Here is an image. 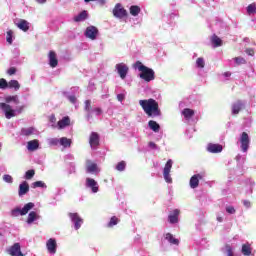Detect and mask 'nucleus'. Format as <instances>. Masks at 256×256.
<instances>
[{"label":"nucleus","mask_w":256,"mask_h":256,"mask_svg":"<svg viewBox=\"0 0 256 256\" xmlns=\"http://www.w3.org/2000/svg\"><path fill=\"white\" fill-rule=\"evenodd\" d=\"M55 121H57V118L55 117L54 114H52V115L50 116V122H51V123H55Z\"/></svg>","instance_id":"57"},{"label":"nucleus","mask_w":256,"mask_h":256,"mask_svg":"<svg viewBox=\"0 0 256 256\" xmlns=\"http://www.w3.org/2000/svg\"><path fill=\"white\" fill-rule=\"evenodd\" d=\"M85 3H91V1H98V3H100V5H105V0H84Z\"/></svg>","instance_id":"52"},{"label":"nucleus","mask_w":256,"mask_h":256,"mask_svg":"<svg viewBox=\"0 0 256 256\" xmlns=\"http://www.w3.org/2000/svg\"><path fill=\"white\" fill-rule=\"evenodd\" d=\"M6 41L9 45H13V30L7 32Z\"/></svg>","instance_id":"38"},{"label":"nucleus","mask_w":256,"mask_h":256,"mask_svg":"<svg viewBox=\"0 0 256 256\" xmlns=\"http://www.w3.org/2000/svg\"><path fill=\"white\" fill-rule=\"evenodd\" d=\"M60 145H62V147H71V139L67 137L60 138Z\"/></svg>","instance_id":"34"},{"label":"nucleus","mask_w":256,"mask_h":256,"mask_svg":"<svg viewBox=\"0 0 256 256\" xmlns=\"http://www.w3.org/2000/svg\"><path fill=\"white\" fill-rule=\"evenodd\" d=\"M242 109H243V102H241V100H238L232 105L233 115H239Z\"/></svg>","instance_id":"21"},{"label":"nucleus","mask_w":256,"mask_h":256,"mask_svg":"<svg viewBox=\"0 0 256 256\" xmlns=\"http://www.w3.org/2000/svg\"><path fill=\"white\" fill-rule=\"evenodd\" d=\"M9 255L11 256H25L23 252H21V244L15 243L8 250Z\"/></svg>","instance_id":"11"},{"label":"nucleus","mask_w":256,"mask_h":256,"mask_svg":"<svg viewBox=\"0 0 256 256\" xmlns=\"http://www.w3.org/2000/svg\"><path fill=\"white\" fill-rule=\"evenodd\" d=\"M182 115L184 116L185 119H191V117H193L195 115V111L190 108H185L182 111Z\"/></svg>","instance_id":"30"},{"label":"nucleus","mask_w":256,"mask_h":256,"mask_svg":"<svg viewBox=\"0 0 256 256\" xmlns=\"http://www.w3.org/2000/svg\"><path fill=\"white\" fill-rule=\"evenodd\" d=\"M46 247L47 250L52 253L55 254L57 253V240L50 238L47 242H46Z\"/></svg>","instance_id":"16"},{"label":"nucleus","mask_w":256,"mask_h":256,"mask_svg":"<svg viewBox=\"0 0 256 256\" xmlns=\"http://www.w3.org/2000/svg\"><path fill=\"white\" fill-rule=\"evenodd\" d=\"M68 100L70 101V103H77V97H75L74 95L68 96Z\"/></svg>","instance_id":"51"},{"label":"nucleus","mask_w":256,"mask_h":256,"mask_svg":"<svg viewBox=\"0 0 256 256\" xmlns=\"http://www.w3.org/2000/svg\"><path fill=\"white\" fill-rule=\"evenodd\" d=\"M86 171L87 173H95V171H97V164L94 162H91V160H87Z\"/></svg>","instance_id":"24"},{"label":"nucleus","mask_w":256,"mask_h":256,"mask_svg":"<svg viewBox=\"0 0 256 256\" xmlns=\"http://www.w3.org/2000/svg\"><path fill=\"white\" fill-rule=\"evenodd\" d=\"M115 68L121 79H125L127 77V73H129V66L125 63H119L116 64Z\"/></svg>","instance_id":"9"},{"label":"nucleus","mask_w":256,"mask_h":256,"mask_svg":"<svg viewBox=\"0 0 256 256\" xmlns=\"http://www.w3.org/2000/svg\"><path fill=\"white\" fill-rule=\"evenodd\" d=\"M171 169H173V160L169 159L163 169V177L166 183H173V178H171Z\"/></svg>","instance_id":"5"},{"label":"nucleus","mask_w":256,"mask_h":256,"mask_svg":"<svg viewBox=\"0 0 256 256\" xmlns=\"http://www.w3.org/2000/svg\"><path fill=\"white\" fill-rule=\"evenodd\" d=\"M203 179V175L195 174L190 178V187L191 189H197L199 187V181Z\"/></svg>","instance_id":"15"},{"label":"nucleus","mask_w":256,"mask_h":256,"mask_svg":"<svg viewBox=\"0 0 256 256\" xmlns=\"http://www.w3.org/2000/svg\"><path fill=\"white\" fill-rule=\"evenodd\" d=\"M207 151H209V153H221V151H223V146L221 144L210 143L207 146Z\"/></svg>","instance_id":"18"},{"label":"nucleus","mask_w":256,"mask_h":256,"mask_svg":"<svg viewBox=\"0 0 256 256\" xmlns=\"http://www.w3.org/2000/svg\"><path fill=\"white\" fill-rule=\"evenodd\" d=\"M217 221H218V223H223V217L218 216V217H217Z\"/></svg>","instance_id":"58"},{"label":"nucleus","mask_w":256,"mask_h":256,"mask_svg":"<svg viewBox=\"0 0 256 256\" xmlns=\"http://www.w3.org/2000/svg\"><path fill=\"white\" fill-rule=\"evenodd\" d=\"M148 145L151 149H157V144H155V142H149Z\"/></svg>","instance_id":"55"},{"label":"nucleus","mask_w":256,"mask_h":256,"mask_svg":"<svg viewBox=\"0 0 256 256\" xmlns=\"http://www.w3.org/2000/svg\"><path fill=\"white\" fill-rule=\"evenodd\" d=\"M250 143H251V140L249 139V134H247V132H242L240 136V144H241V150L243 153H247V151H249Z\"/></svg>","instance_id":"6"},{"label":"nucleus","mask_w":256,"mask_h":256,"mask_svg":"<svg viewBox=\"0 0 256 256\" xmlns=\"http://www.w3.org/2000/svg\"><path fill=\"white\" fill-rule=\"evenodd\" d=\"M71 221L74 222V227L77 230L81 229V225H83V220L79 217L78 213H69L68 214Z\"/></svg>","instance_id":"10"},{"label":"nucleus","mask_w":256,"mask_h":256,"mask_svg":"<svg viewBox=\"0 0 256 256\" xmlns=\"http://www.w3.org/2000/svg\"><path fill=\"white\" fill-rule=\"evenodd\" d=\"M28 193H29V183H27V181H24L19 185V190H18L19 197H23V195H27Z\"/></svg>","instance_id":"19"},{"label":"nucleus","mask_w":256,"mask_h":256,"mask_svg":"<svg viewBox=\"0 0 256 256\" xmlns=\"http://www.w3.org/2000/svg\"><path fill=\"white\" fill-rule=\"evenodd\" d=\"M32 187L34 189H37V187H45V183L43 181H36L32 183Z\"/></svg>","instance_id":"45"},{"label":"nucleus","mask_w":256,"mask_h":256,"mask_svg":"<svg viewBox=\"0 0 256 256\" xmlns=\"http://www.w3.org/2000/svg\"><path fill=\"white\" fill-rule=\"evenodd\" d=\"M133 69H138L140 71L139 77L146 81V83H150V81H155V71L153 69L143 65L141 61H136L133 64Z\"/></svg>","instance_id":"3"},{"label":"nucleus","mask_w":256,"mask_h":256,"mask_svg":"<svg viewBox=\"0 0 256 256\" xmlns=\"http://www.w3.org/2000/svg\"><path fill=\"white\" fill-rule=\"evenodd\" d=\"M8 75H15L17 73V69L15 67H11L7 71Z\"/></svg>","instance_id":"48"},{"label":"nucleus","mask_w":256,"mask_h":256,"mask_svg":"<svg viewBox=\"0 0 256 256\" xmlns=\"http://www.w3.org/2000/svg\"><path fill=\"white\" fill-rule=\"evenodd\" d=\"M196 65L199 69H203L205 67V60L203 58H198L196 60Z\"/></svg>","instance_id":"42"},{"label":"nucleus","mask_w":256,"mask_h":256,"mask_svg":"<svg viewBox=\"0 0 256 256\" xmlns=\"http://www.w3.org/2000/svg\"><path fill=\"white\" fill-rule=\"evenodd\" d=\"M3 181H5V183H13V177L9 174H5L3 176Z\"/></svg>","instance_id":"44"},{"label":"nucleus","mask_w":256,"mask_h":256,"mask_svg":"<svg viewBox=\"0 0 256 256\" xmlns=\"http://www.w3.org/2000/svg\"><path fill=\"white\" fill-rule=\"evenodd\" d=\"M139 105L142 107L144 113L147 114L148 117H161V109H159V102L153 98L147 100H140Z\"/></svg>","instance_id":"1"},{"label":"nucleus","mask_w":256,"mask_h":256,"mask_svg":"<svg viewBox=\"0 0 256 256\" xmlns=\"http://www.w3.org/2000/svg\"><path fill=\"white\" fill-rule=\"evenodd\" d=\"M91 100H85L84 102V111H86V113H88V115H91Z\"/></svg>","instance_id":"37"},{"label":"nucleus","mask_w":256,"mask_h":256,"mask_svg":"<svg viewBox=\"0 0 256 256\" xmlns=\"http://www.w3.org/2000/svg\"><path fill=\"white\" fill-rule=\"evenodd\" d=\"M226 251L228 256H233V248L230 245H226Z\"/></svg>","instance_id":"50"},{"label":"nucleus","mask_w":256,"mask_h":256,"mask_svg":"<svg viewBox=\"0 0 256 256\" xmlns=\"http://www.w3.org/2000/svg\"><path fill=\"white\" fill-rule=\"evenodd\" d=\"M242 253L245 256L251 255V246L249 244H243L242 245Z\"/></svg>","instance_id":"35"},{"label":"nucleus","mask_w":256,"mask_h":256,"mask_svg":"<svg viewBox=\"0 0 256 256\" xmlns=\"http://www.w3.org/2000/svg\"><path fill=\"white\" fill-rule=\"evenodd\" d=\"M8 88L15 89L17 91L21 88V85L19 84V81H17V80H10L8 82Z\"/></svg>","instance_id":"32"},{"label":"nucleus","mask_w":256,"mask_h":256,"mask_svg":"<svg viewBox=\"0 0 256 256\" xmlns=\"http://www.w3.org/2000/svg\"><path fill=\"white\" fill-rule=\"evenodd\" d=\"M0 147H1V144H0Z\"/></svg>","instance_id":"62"},{"label":"nucleus","mask_w":256,"mask_h":256,"mask_svg":"<svg viewBox=\"0 0 256 256\" xmlns=\"http://www.w3.org/2000/svg\"><path fill=\"white\" fill-rule=\"evenodd\" d=\"M89 144L92 149L99 147V134L97 132H92L90 134Z\"/></svg>","instance_id":"14"},{"label":"nucleus","mask_w":256,"mask_h":256,"mask_svg":"<svg viewBox=\"0 0 256 256\" xmlns=\"http://www.w3.org/2000/svg\"><path fill=\"white\" fill-rule=\"evenodd\" d=\"M97 35H99V29L95 26H88L85 31V37L87 39H91V41H95L97 39Z\"/></svg>","instance_id":"8"},{"label":"nucleus","mask_w":256,"mask_h":256,"mask_svg":"<svg viewBox=\"0 0 256 256\" xmlns=\"http://www.w3.org/2000/svg\"><path fill=\"white\" fill-rule=\"evenodd\" d=\"M48 58H49V65L52 67V69H55L57 65H59V60L57 59V53L55 51L51 50L48 53Z\"/></svg>","instance_id":"13"},{"label":"nucleus","mask_w":256,"mask_h":256,"mask_svg":"<svg viewBox=\"0 0 256 256\" xmlns=\"http://www.w3.org/2000/svg\"><path fill=\"white\" fill-rule=\"evenodd\" d=\"M119 223H121V220L118 219L117 216H112L107 224V227L109 229H112V227H115V225H119Z\"/></svg>","instance_id":"29"},{"label":"nucleus","mask_w":256,"mask_h":256,"mask_svg":"<svg viewBox=\"0 0 256 256\" xmlns=\"http://www.w3.org/2000/svg\"><path fill=\"white\" fill-rule=\"evenodd\" d=\"M117 100L120 101V103L123 102L125 100V94H118Z\"/></svg>","instance_id":"54"},{"label":"nucleus","mask_w":256,"mask_h":256,"mask_svg":"<svg viewBox=\"0 0 256 256\" xmlns=\"http://www.w3.org/2000/svg\"><path fill=\"white\" fill-rule=\"evenodd\" d=\"M33 207H35V204L33 202H29V203L25 204L22 209L19 207L14 208L11 211V216L19 217V215H21V216L27 215V213H29L31 211V209H33Z\"/></svg>","instance_id":"4"},{"label":"nucleus","mask_w":256,"mask_h":256,"mask_svg":"<svg viewBox=\"0 0 256 256\" xmlns=\"http://www.w3.org/2000/svg\"><path fill=\"white\" fill-rule=\"evenodd\" d=\"M180 213H181V211L179 209L173 210V212L170 213L169 216H168L169 223H171L172 225L175 224V223H179Z\"/></svg>","instance_id":"17"},{"label":"nucleus","mask_w":256,"mask_h":256,"mask_svg":"<svg viewBox=\"0 0 256 256\" xmlns=\"http://www.w3.org/2000/svg\"><path fill=\"white\" fill-rule=\"evenodd\" d=\"M23 109H25V106H21L19 109H18V113H21L23 111Z\"/></svg>","instance_id":"60"},{"label":"nucleus","mask_w":256,"mask_h":256,"mask_svg":"<svg viewBox=\"0 0 256 256\" xmlns=\"http://www.w3.org/2000/svg\"><path fill=\"white\" fill-rule=\"evenodd\" d=\"M226 211H227L230 215H234V213L236 212L235 207H233V206H228V207H226Z\"/></svg>","instance_id":"47"},{"label":"nucleus","mask_w":256,"mask_h":256,"mask_svg":"<svg viewBox=\"0 0 256 256\" xmlns=\"http://www.w3.org/2000/svg\"><path fill=\"white\" fill-rule=\"evenodd\" d=\"M211 43L213 47H221V45H223V40H221L217 34H213L211 37Z\"/></svg>","instance_id":"25"},{"label":"nucleus","mask_w":256,"mask_h":256,"mask_svg":"<svg viewBox=\"0 0 256 256\" xmlns=\"http://www.w3.org/2000/svg\"><path fill=\"white\" fill-rule=\"evenodd\" d=\"M17 27L21 29V31L27 32L29 31V22H27V20H20Z\"/></svg>","instance_id":"28"},{"label":"nucleus","mask_w":256,"mask_h":256,"mask_svg":"<svg viewBox=\"0 0 256 256\" xmlns=\"http://www.w3.org/2000/svg\"><path fill=\"white\" fill-rule=\"evenodd\" d=\"M37 219H39V215L37 214V212L31 211L28 214V218L26 220V223H28V225H31V223H34L35 221H37Z\"/></svg>","instance_id":"26"},{"label":"nucleus","mask_w":256,"mask_h":256,"mask_svg":"<svg viewBox=\"0 0 256 256\" xmlns=\"http://www.w3.org/2000/svg\"><path fill=\"white\" fill-rule=\"evenodd\" d=\"M47 0H37L38 3H45Z\"/></svg>","instance_id":"61"},{"label":"nucleus","mask_w":256,"mask_h":256,"mask_svg":"<svg viewBox=\"0 0 256 256\" xmlns=\"http://www.w3.org/2000/svg\"><path fill=\"white\" fill-rule=\"evenodd\" d=\"M247 55H249L250 57H253V55H255V51L251 48L246 50Z\"/></svg>","instance_id":"53"},{"label":"nucleus","mask_w":256,"mask_h":256,"mask_svg":"<svg viewBox=\"0 0 256 256\" xmlns=\"http://www.w3.org/2000/svg\"><path fill=\"white\" fill-rule=\"evenodd\" d=\"M9 87V82L5 80L4 78L0 79V89H7Z\"/></svg>","instance_id":"43"},{"label":"nucleus","mask_w":256,"mask_h":256,"mask_svg":"<svg viewBox=\"0 0 256 256\" xmlns=\"http://www.w3.org/2000/svg\"><path fill=\"white\" fill-rule=\"evenodd\" d=\"M93 111L96 115H103V109L100 107L94 108Z\"/></svg>","instance_id":"49"},{"label":"nucleus","mask_w":256,"mask_h":256,"mask_svg":"<svg viewBox=\"0 0 256 256\" xmlns=\"http://www.w3.org/2000/svg\"><path fill=\"white\" fill-rule=\"evenodd\" d=\"M112 13L114 17H117L118 19H123V17H127V10H125V8H123L120 3L115 5Z\"/></svg>","instance_id":"7"},{"label":"nucleus","mask_w":256,"mask_h":256,"mask_svg":"<svg viewBox=\"0 0 256 256\" xmlns=\"http://www.w3.org/2000/svg\"><path fill=\"white\" fill-rule=\"evenodd\" d=\"M234 61L237 65H244V63H246V61L242 57H235Z\"/></svg>","instance_id":"46"},{"label":"nucleus","mask_w":256,"mask_h":256,"mask_svg":"<svg viewBox=\"0 0 256 256\" xmlns=\"http://www.w3.org/2000/svg\"><path fill=\"white\" fill-rule=\"evenodd\" d=\"M86 187L92 190V193H99V185L93 178H86Z\"/></svg>","instance_id":"12"},{"label":"nucleus","mask_w":256,"mask_h":256,"mask_svg":"<svg viewBox=\"0 0 256 256\" xmlns=\"http://www.w3.org/2000/svg\"><path fill=\"white\" fill-rule=\"evenodd\" d=\"M247 13H248V15H253V13H256V4L255 3L248 5Z\"/></svg>","instance_id":"39"},{"label":"nucleus","mask_w":256,"mask_h":256,"mask_svg":"<svg viewBox=\"0 0 256 256\" xmlns=\"http://www.w3.org/2000/svg\"><path fill=\"white\" fill-rule=\"evenodd\" d=\"M33 133H35V128L33 127L22 129V135H25V137H29L33 135Z\"/></svg>","instance_id":"36"},{"label":"nucleus","mask_w":256,"mask_h":256,"mask_svg":"<svg viewBox=\"0 0 256 256\" xmlns=\"http://www.w3.org/2000/svg\"><path fill=\"white\" fill-rule=\"evenodd\" d=\"M28 151H37L39 149V140H31L27 144Z\"/></svg>","instance_id":"23"},{"label":"nucleus","mask_w":256,"mask_h":256,"mask_svg":"<svg viewBox=\"0 0 256 256\" xmlns=\"http://www.w3.org/2000/svg\"><path fill=\"white\" fill-rule=\"evenodd\" d=\"M243 205H244L245 207L249 208V207H251V202L248 201V200H244V201H243Z\"/></svg>","instance_id":"56"},{"label":"nucleus","mask_w":256,"mask_h":256,"mask_svg":"<svg viewBox=\"0 0 256 256\" xmlns=\"http://www.w3.org/2000/svg\"><path fill=\"white\" fill-rule=\"evenodd\" d=\"M224 77H231V72H225Z\"/></svg>","instance_id":"59"},{"label":"nucleus","mask_w":256,"mask_h":256,"mask_svg":"<svg viewBox=\"0 0 256 256\" xmlns=\"http://www.w3.org/2000/svg\"><path fill=\"white\" fill-rule=\"evenodd\" d=\"M69 125H71V119L69 118V116H65L58 121L59 129H65V127H69Z\"/></svg>","instance_id":"20"},{"label":"nucleus","mask_w":256,"mask_h":256,"mask_svg":"<svg viewBox=\"0 0 256 256\" xmlns=\"http://www.w3.org/2000/svg\"><path fill=\"white\" fill-rule=\"evenodd\" d=\"M141 13V8L137 5H133L130 7V15H133V17H137Z\"/></svg>","instance_id":"33"},{"label":"nucleus","mask_w":256,"mask_h":256,"mask_svg":"<svg viewBox=\"0 0 256 256\" xmlns=\"http://www.w3.org/2000/svg\"><path fill=\"white\" fill-rule=\"evenodd\" d=\"M125 167H127V164L125 163V161H121L116 165V170L125 171Z\"/></svg>","instance_id":"40"},{"label":"nucleus","mask_w":256,"mask_h":256,"mask_svg":"<svg viewBox=\"0 0 256 256\" xmlns=\"http://www.w3.org/2000/svg\"><path fill=\"white\" fill-rule=\"evenodd\" d=\"M165 239L167 241H169V243H171V245H179V239H176L175 237H173V234H171V233H167L165 235Z\"/></svg>","instance_id":"31"},{"label":"nucleus","mask_w":256,"mask_h":256,"mask_svg":"<svg viewBox=\"0 0 256 256\" xmlns=\"http://www.w3.org/2000/svg\"><path fill=\"white\" fill-rule=\"evenodd\" d=\"M5 102L0 103V109H2L4 112L6 119H12V117H15L16 114L15 110L8 103H15V105H19V96H6Z\"/></svg>","instance_id":"2"},{"label":"nucleus","mask_w":256,"mask_h":256,"mask_svg":"<svg viewBox=\"0 0 256 256\" xmlns=\"http://www.w3.org/2000/svg\"><path fill=\"white\" fill-rule=\"evenodd\" d=\"M88 17L87 10H84L74 17V21L75 23H81V21H85Z\"/></svg>","instance_id":"22"},{"label":"nucleus","mask_w":256,"mask_h":256,"mask_svg":"<svg viewBox=\"0 0 256 256\" xmlns=\"http://www.w3.org/2000/svg\"><path fill=\"white\" fill-rule=\"evenodd\" d=\"M32 177H35V171L33 169L26 171L25 179L29 181Z\"/></svg>","instance_id":"41"},{"label":"nucleus","mask_w":256,"mask_h":256,"mask_svg":"<svg viewBox=\"0 0 256 256\" xmlns=\"http://www.w3.org/2000/svg\"><path fill=\"white\" fill-rule=\"evenodd\" d=\"M148 127L154 131V133H159V130L161 129V126L159 123H157L155 120H150L148 122Z\"/></svg>","instance_id":"27"}]
</instances>
